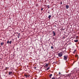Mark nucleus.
<instances>
[{"mask_svg":"<svg viewBox=\"0 0 79 79\" xmlns=\"http://www.w3.org/2000/svg\"><path fill=\"white\" fill-rule=\"evenodd\" d=\"M63 52H61L58 54V56H59V57H61V56H63Z\"/></svg>","mask_w":79,"mask_h":79,"instance_id":"nucleus-1","label":"nucleus"},{"mask_svg":"<svg viewBox=\"0 0 79 79\" xmlns=\"http://www.w3.org/2000/svg\"><path fill=\"white\" fill-rule=\"evenodd\" d=\"M68 55L64 56L63 59L64 60L66 61V60H67V59H68Z\"/></svg>","mask_w":79,"mask_h":79,"instance_id":"nucleus-2","label":"nucleus"},{"mask_svg":"<svg viewBox=\"0 0 79 79\" xmlns=\"http://www.w3.org/2000/svg\"><path fill=\"white\" fill-rule=\"evenodd\" d=\"M11 42H12V41H11V40H10V41L8 40L7 42V44H11Z\"/></svg>","mask_w":79,"mask_h":79,"instance_id":"nucleus-3","label":"nucleus"},{"mask_svg":"<svg viewBox=\"0 0 79 79\" xmlns=\"http://www.w3.org/2000/svg\"><path fill=\"white\" fill-rule=\"evenodd\" d=\"M52 32L53 33V36H55V35H56V32H55L54 31H52Z\"/></svg>","mask_w":79,"mask_h":79,"instance_id":"nucleus-4","label":"nucleus"},{"mask_svg":"<svg viewBox=\"0 0 79 79\" xmlns=\"http://www.w3.org/2000/svg\"><path fill=\"white\" fill-rule=\"evenodd\" d=\"M65 7H66V9H68V8H69V6L68 5H66Z\"/></svg>","mask_w":79,"mask_h":79,"instance_id":"nucleus-5","label":"nucleus"},{"mask_svg":"<svg viewBox=\"0 0 79 79\" xmlns=\"http://www.w3.org/2000/svg\"><path fill=\"white\" fill-rule=\"evenodd\" d=\"M4 43L2 42L0 44L1 45V46H2L4 45Z\"/></svg>","mask_w":79,"mask_h":79,"instance_id":"nucleus-6","label":"nucleus"},{"mask_svg":"<svg viewBox=\"0 0 79 79\" xmlns=\"http://www.w3.org/2000/svg\"><path fill=\"white\" fill-rule=\"evenodd\" d=\"M12 72H9V75H10V74H12Z\"/></svg>","mask_w":79,"mask_h":79,"instance_id":"nucleus-7","label":"nucleus"},{"mask_svg":"<svg viewBox=\"0 0 79 79\" xmlns=\"http://www.w3.org/2000/svg\"><path fill=\"white\" fill-rule=\"evenodd\" d=\"M48 66V64H47L45 66H44V67H47V66Z\"/></svg>","mask_w":79,"mask_h":79,"instance_id":"nucleus-8","label":"nucleus"},{"mask_svg":"<svg viewBox=\"0 0 79 79\" xmlns=\"http://www.w3.org/2000/svg\"><path fill=\"white\" fill-rule=\"evenodd\" d=\"M52 74H50L49 75V77L50 78H52Z\"/></svg>","mask_w":79,"mask_h":79,"instance_id":"nucleus-9","label":"nucleus"},{"mask_svg":"<svg viewBox=\"0 0 79 79\" xmlns=\"http://www.w3.org/2000/svg\"><path fill=\"white\" fill-rule=\"evenodd\" d=\"M78 40H74V41L75 42H78Z\"/></svg>","mask_w":79,"mask_h":79,"instance_id":"nucleus-10","label":"nucleus"},{"mask_svg":"<svg viewBox=\"0 0 79 79\" xmlns=\"http://www.w3.org/2000/svg\"><path fill=\"white\" fill-rule=\"evenodd\" d=\"M51 16H52V15H49L48 17V18L49 19H50V18H51Z\"/></svg>","mask_w":79,"mask_h":79,"instance_id":"nucleus-11","label":"nucleus"},{"mask_svg":"<svg viewBox=\"0 0 79 79\" xmlns=\"http://www.w3.org/2000/svg\"><path fill=\"white\" fill-rule=\"evenodd\" d=\"M50 69V67H48V68H47V69L46 70L48 71V69Z\"/></svg>","mask_w":79,"mask_h":79,"instance_id":"nucleus-12","label":"nucleus"},{"mask_svg":"<svg viewBox=\"0 0 79 79\" xmlns=\"http://www.w3.org/2000/svg\"><path fill=\"white\" fill-rule=\"evenodd\" d=\"M9 67H6L5 68V70H7V69H9Z\"/></svg>","mask_w":79,"mask_h":79,"instance_id":"nucleus-13","label":"nucleus"},{"mask_svg":"<svg viewBox=\"0 0 79 79\" xmlns=\"http://www.w3.org/2000/svg\"><path fill=\"white\" fill-rule=\"evenodd\" d=\"M24 76H25V77H27V75L25 74Z\"/></svg>","mask_w":79,"mask_h":79,"instance_id":"nucleus-14","label":"nucleus"},{"mask_svg":"<svg viewBox=\"0 0 79 79\" xmlns=\"http://www.w3.org/2000/svg\"><path fill=\"white\" fill-rule=\"evenodd\" d=\"M51 49H53V47L51 46Z\"/></svg>","mask_w":79,"mask_h":79,"instance_id":"nucleus-15","label":"nucleus"},{"mask_svg":"<svg viewBox=\"0 0 79 79\" xmlns=\"http://www.w3.org/2000/svg\"><path fill=\"white\" fill-rule=\"evenodd\" d=\"M51 79H56L55 77H52Z\"/></svg>","mask_w":79,"mask_h":79,"instance_id":"nucleus-16","label":"nucleus"},{"mask_svg":"<svg viewBox=\"0 0 79 79\" xmlns=\"http://www.w3.org/2000/svg\"><path fill=\"white\" fill-rule=\"evenodd\" d=\"M75 57H78V55H75Z\"/></svg>","mask_w":79,"mask_h":79,"instance_id":"nucleus-17","label":"nucleus"},{"mask_svg":"<svg viewBox=\"0 0 79 79\" xmlns=\"http://www.w3.org/2000/svg\"><path fill=\"white\" fill-rule=\"evenodd\" d=\"M47 7H48V8H50V7H49V5L48 6H47Z\"/></svg>","mask_w":79,"mask_h":79,"instance_id":"nucleus-18","label":"nucleus"},{"mask_svg":"<svg viewBox=\"0 0 79 79\" xmlns=\"http://www.w3.org/2000/svg\"><path fill=\"white\" fill-rule=\"evenodd\" d=\"M27 77H29V76H30V75H27Z\"/></svg>","mask_w":79,"mask_h":79,"instance_id":"nucleus-19","label":"nucleus"},{"mask_svg":"<svg viewBox=\"0 0 79 79\" xmlns=\"http://www.w3.org/2000/svg\"><path fill=\"white\" fill-rule=\"evenodd\" d=\"M59 75H60V74H61V73L59 72Z\"/></svg>","mask_w":79,"mask_h":79,"instance_id":"nucleus-20","label":"nucleus"},{"mask_svg":"<svg viewBox=\"0 0 79 79\" xmlns=\"http://www.w3.org/2000/svg\"><path fill=\"white\" fill-rule=\"evenodd\" d=\"M34 69H36V68H37V67H34Z\"/></svg>","mask_w":79,"mask_h":79,"instance_id":"nucleus-21","label":"nucleus"},{"mask_svg":"<svg viewBox=\"0 0 79 79\" xmlns=\"http://www.w3.org/2000/svg\"><path fill=\"white\" fill-rule=\"evenodd\" d=\"M41 10V11H42V10H43V8H42Z\"/></svg>","mask_w":79,"mask_h":79,"instance_id":"nucleus-22","label":"nucleus"},{"mask_svg":"<svg viewBox=\"0 0 79 79\" xmlns=\"http://www.w3.org/2000/svg\"><path fill=\"white\" fill-rule=\"evenodd\" d=\"M60 4H62V3H63V2H60Z\"/></svg>","mask_w":79,"mask_h":79,"instance_id":"nucleus-23","label":"nucleus"},{"mask_svg":"<svg viewBox=\"0 0 79 79\" xmlns=\"http://www.w3.org/2000/svg\"><path fill=\"white\" fill-rule=\"evenodd\" d=\"M76 50H74V52H76Z\"/></svg>","mask_w":79,"mask_h":79,"instance_id":"nucleus-24","label":"nucleus"},{"mask_svg":"<svg viewBox=\"0 0 79 79\" xmlns=\"http://www.w3.org/2000/svg\"><path fill=\"white\" fill-rule=\"evenodd\" d=\"M73 53H75V52H74Z\"/></svg>","mask_w":79,"mask_h":79,"instance_id":"nucleus-25","label":"nucleus"},{"mask_svg":"<svg viewBox=\"0 0 79 79\" xmlns=\"http://www.w3.org/2000/svg\"><path fill=\"white\" fill-rule=\"evenodd\" d=\"M48 13H50V12L49 11L48 12Z\"/></svg>","mask_w":79,"mask_h":79,"instance_id":"nucleus-26","label":"nucleus"},{"mask_svg":"<svg viewBox=\"0 0 79 79\" xmlns=\"http://www.w3.org/2000/svg\"><path fill=\"white\" fill-rule=\"evenodd\" d=\"M55 27H56V25L54 26Z\"/></svg>","mask_w":79,"mask_h":79,"instance_id":"nucleus-27","label":"nucleus"},{"mask_svg":"<svg viewBox=\"0 0 79 79\" xmlns=\"http://www.w3.org/2000/svg\"><path fill=\"white\" fill-rule=\"evenodd\" d=\"M19 34H20V33H19Z\"/></svg>","mask_w":79,"mask_h":79,"instance_id":"nucleus-28","label":"nucleus"},{"mask_svg":"<svg viewBox=\"0 0 79 79\" xmlns=\"http://www.w3.org/2000/svg\"><path fill=\"white\" fill-rule=\"evenodd\" d=\"M77 37H78V36H77Z\"/></svg>","mask_w":79,"mask_h":79,"instance_id":"nucleus-29","label":"nucleus"},{"mask_svg":"<svg viewBox=\"0 0 79 79\" xmlns=\"http://www.w3.org/2000/svg\"><path fill=\"white\" fill-rule=\"evenodd\" d=\"M73 63H74V62H73Z\"/></svg>","mask_w":79,"mask_h":79,"instance_id":"nucleus-30","label":"nucleus"},{"mask_svg":"<svg viewBox=\"0 0 79 79\" xmlns=\"http://www.w3.org/2000/svg\"><path fill=\"white\" fill-rule=\"evenodd\" d=\"M18 38H19V36L18 37Z\"/></svg>","mask_w":79,"mask_h":79,"instance_id":"nucleus-31","label":"nucleus"},{"mask_svg":"<svg viewBox=\"0 0 79 79\" xmlns=\"http://www.w3.org/2000/svg\"><path fill=\"white\" fill-rule=\"evenodd\" d=\"M12 40H13V39Z\"/></svg>","mask_w":79,"mask_h":79,"instance_id":"nucleus-32","label":"nucleus"}]
</instances>
